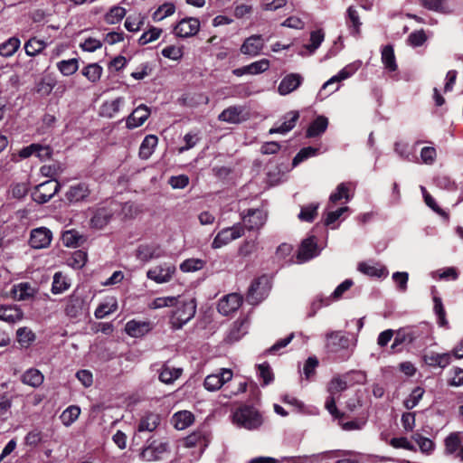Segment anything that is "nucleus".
Masks as SVG:
<instances>
[{
  "instance_id": "obj_1",
  "label": "nucleus",
  "mask_w": 463,
  "mask_h": 463,
  "mask_svg": "<svg viewBox=\"0 0 463 463\" xmlns=\"http://www.w3.org/2000/svg\"><path fill=\"white\" fill-rule=\"evenodd\" d=\"M234 422L247 430H254L262 424L260 414L252 407L245 406L237 410L233 414Z\"/></svg>"
},
{
  "instance_id": "obj_2",
  "label": "nucleus",
  "mask_w": 463,
  "mask_h": 463,
  "mask_svg": "<svg viewBox=\"0 0 463 463\" xmlns=\"http://www.w3.org/2000/svg\"><path fill=\"white\" fill-rule=\"evenodd\" d=\"M196 305L194 300L183 302L173 312L171 325L175 329H180L195 315Z\"/></svg>"
},
{
  "instance_id": "obj_3",
  "label": "nucleus",
  "mask_w": 463,
  "mask_h": 463,
  "mask_svg": "<svg viewBox=\"0 0 463 463\" xmlns=\"http://www.w3.org/2000/svg\"><path fill=\"white\" fill-rule=\"evenodd\" d=\"M244 234V227L241 223L220 231L212 242L213 249H219L235 241Z\"/></svg>"
},
{
  "instance_id": "obj_4",
  "label": "nucleus",
  "mask_w": 463,
  "mask_h": 463,
  "mask_svg": "<svg viewBox=\"0 0 463 463\" xmlns=\"http://www.w3.org/2000/svg\"><path fill=\"white\" fill-rule=\"evenodd\" d=\"M60 187L56 180L43 182L35 187L32 194L33 199L38 203H45L58 193Z\"/></svg>"
},
{
  "instance_id": "obj_5",
  "label": "nucleus",
  "mask_w": 463,
  "mask_h": 463,
  "mask_svg": "<svg viewBox=\"0 0 463 463\" xmlns=\"http://www.w3.org/2000/svg\"><path fill=\"white\" fill-rule=\"evenodd\" d=\"M201 27L199 19L186 17L178 22L174 28V33L180 38H188L197 34Z\"/></svg>"
},
{
  "instance_id": "obj_6",
  "label": "nucleus",
  "mask_w": 463,
  "mask_h": 463,
  "mask_svg": "<svg viewBox=\"0 0 463 463\" xmlns=\"http://www.w3.org/2000/svg\"><path fill=\"white\" fill-rule=\"evenodd\" d=\"M233 373L230 369H221L216 373H212L206 376L203 382V386L207 391L215 392L219 390L225 383L232 379Z\"/></svg>"
},
{
  "instance_id": "obj_7",
  "label": "nucleus",
  "mask_w": 463,
  "mask_h": 463,
  "mask_svg": "<svg viewBox=\"0 0 463 463\" xmlns=\"http://www.w3.org/2000/svg\"><path fill=\"white\" fill-rule=\"evenodd\" d=\"M175 272V267L174 265L164 263L148 269L146 277L158 284H162L170 281Z\"/></svg>"
},
{
  "instance_id": "obj_8",
  "label": "nucleus",
  "mask_w": 463,
  "mask_h": 463,
  "mask_svg": "<svg viewBox=\"0 0 463 463\" xmlns=\"http://www.w3.org/2000/svg\"><path fill=\"white\" fill-rule=\"evenodd\" d=\"M326 347L330 353H339L349 348L350 340L339 331H332L326 335Z\"/></svg>"
},
{
  "instance_id": "obj_9",
  "label": "nucleus",
  "mask_w": 463,
  "mask_h": 463,
  "mask_svg": "<svg viewBox=\"0 0 463 463\" xmlns=\"http://www.w3.org/2000/svg\"><path fill=\"white\" fill-rule=\"evenodd\" d=\"M52 240V232L46 227H39L31 231L29 244L33 249H44L49 247Z\"/></svg>"
},
{
  "instance_id": "obj_10",
  "label": "nucleus",
  "mask_w": 463,
  "mask_h": 463,
  "mask_svg": "<svg viewBox=\"0 0 463 463\" xmlns=\"http://www.w3.org/2000/svg\"><path fill=\"white\" fill-rule=\"evenodd\" d=\"M83 306L84 299L81 294L78 292V290H75L66 299L64 312L70 318H78L82 315Z\"/></svg>"
},
{
  "instance_id": "obj_11",
  "label": "nucleus",
  "mask_w": 463,
  "mask_h": 463,
  "mask_svg": "<svg viewBox=\"0 0 463 463\" xmlns=\"http://www.w3.org/2000/svg\"><path fill=\"white\" fill-rule=\"evenodd\" d=\"M267 214L264 211L260 209H250L247 214L243 216V227L245 226L249 231L259 230L266 222Z\"/></svg>"
},
{
  "instance_id": "obj_12",
  "label": "nucleus",
  "mask_w": 463,
  "mask_h": 463,
  "mask_svg": "<svg viewBox=\"0 0 463 463\" xmlns=\"http://www.w3.org/2000/svg\"><path fill=\"white\" fill-rule=\"evenodd\" d=\"M241 304L242 297L240 294L232 293L219 301L218 311L224 316H228L238 310Z\"/></svg>"
},
{
  "instance_id": "obj_13",
  "label": "nucleus",
  "mask_w": 463,
  "mask_h": 463,
  "mask_svg": "<svg viewBox=\"0 0 463 463\" xmlns=\"http://www.w3.org/2000/svg\"><path fill=\"white\" fill-rule=\"evenodd\" d=\"M182 373V367H175L170 362H165L158 370V378L165 384H173Z\"/></svg>"
},
{
  "instance_id": "obj_14",
  "label": "nucleus",
  "mask_w": 463,
  "mask_h": 463,
  "mask_svg": "<svg viewBox=\"0 0 463 463\" xmlns=\"http://www.w3.org/2000/svg\"><path fill=\"white\" fill-rule=\"evenodd\" d=\"M168 445L166 442L154 441L141 452V458L146 461L160 460L163 455L167 451Z\"/></svg>"
},
{
  "instance_id": "obj_15",
  "label": "nucleus",
  "mask_w": 463,
  "mask_h": 463,
  "mask_svg": "<svg viewBox=\"0 0 463 463\" xmlns=\"http://www.w3.org/2000/svg\"><path fill=\"white\" fill-rule=\"evenodd\" d=\"M265 279H257L251 282L246 296V300L250 305H257L265 298L267 289L262 285Z\"/></svg>"
},
{
  "instance_id": "obj_16",
  "label": "nucleus",
  "mask_w": 463,
  "mask_h": 463,
  "mask_svg": "<svg viewBox=\"0 0 463 463\" xmlns=\"http://www.w3.org/2000/svg\"><path fill=\"white\" fill-rule=\"evenodd\" d=\"M244 109L241 106H231L225 109L219 116L218 119L230 124H238L247 119Z\"/></svg>"
},
{
  "instance_id": "obj_17",
  "label": "nucleus",
  "mask_w": 463,
  "mask_h": 463,
  "mask_svg": "<svg viewBox=\"0 0 463 463\" xmlns=\"http://www.w3.org/2000/svg\"><path fill=\"white\" fill-rule=\"evenodd\" d=\"M150 109L141 104L128 117L126 120L128 128H135L142 126L150 116Z\"/></svg>"
},
{
  "instance_id": "obj_18",
  "label": "nucleus",
  "mask_w": 463,
  "mask_h": 463,
  "mask_svg": "<svg viewBox=\"0 0 463 463\" xmlns=\"http://www.w3.org/2000/svg\"><path fill=\"white\" fill-rule=\"evenodd\" d=\"M317 255V246L314 237L304 240L299 247L297 259L298 262H306Z\"/></svg>"
},
{
  "instance_id": "obj_19",
  "label": "nucleus",
  "mask_w": 463,
  "mask_h": 463,
  "mask_svg": "<svg viewBox=\"0 0 463 463\" xmlns=\"http://www.w3.org/2000/svg\"><path fill=\"white\" fill-rule=\"evenodd\" d=\"M303 77L298 73H290L285 76L279 87L278 91L280 95H288L296 90L302 83Z\"/></svg>"
},
{
  "instance_id": "obj_20",
  "label": "nucleus",
  "mask_w": 463,
  "mask_h": 463,
  "mask_svg": "<svg viewBox=\"0 0 463 463\" xmlns=\"http://www.w3.org/2000/svg\"><path fill=\"white\" fill-rule=\"evenodd\" d=\"M162 256L163 252L157 245L142 244L136 250L137 259L143 262H147L153 259H158Z\"/></svg>"
},
{
  "instance_id": "obj_21",
  "label": "nucleus",
  "mask_w": 463,
  "mask_h": 463,
  "mask_svg": "<svg viewBox=\"0 0 463 463\" xmlns=\"http://www.w3.org/2000/svg\"><path fill=\"white\" fill-rule=\"evenodd\" d=\"M263 46L264 43L260 35H251L244 41L241 46V52L246 55L256 56Z\"/></svg>"
},
{
  "instance_id": "obj_22",
  "label": "nucleus",
  "mask_w": 463,
  "mask_h": 463,
  "mask_svg": "<svg viewBox=\"0 0 463 463\" xmlns=\"http://www.w3.org/2000/svg\"><path fill=\"white\" fill-rule=\"evenodd\" d=\"M161 422V417L157 413L147 412L139 420L137 430L139 432H152L157 429Z\"/></svg>"
},
{
  "instance_id": "obj_23",
  "label": "nucleus",
  "mask_w": 463,
  "mask_h": 463,
  "mask_svg": "<svg viewBox=\"0 0 463 463\" xmlns=\"http://www.w3.org/2000/svg\"><path fill=\"white\" fill-rule=\"evenodd\" d=\"M423 360L430 366L445 368L450 364V354L430 352L424 354Z\"/></svg>"
},
{
  "instance_id": "obj_24",
  "label": "nucleus",
  "mask_w": 463,
  "mask_h": 463,
  "mask_svg": "<svg viewBox=\"0 0 463 463\" xmlns=\"http://www.w3.org/2000/svg\"><path fill=\"white\" fill-rule=\"evenodd\" d=\"M90 193L89 186L86 184L80 183L70 187L66 193V198L71 203H77L86 199Z\"/></svg>"
},
{
  "instance_id": "obj_25",
  "label": "nucleus",
  "mask_w": 463,
  "mask_h": 463,
  "mask_svg": "<svg viewBox=\"0 0 463 463\" xmlns=\"http://www.w3.org/2000/svg\"><path fill=\"white\" fill-rule=\"evenodd\" d=\"M24 317L23 311L16 306H0V320L16 323Z\"/></svg>"
},
{
  "instance_id": "obj_26",
  "label": "nucleus",
  "mask_w": 463,
  "mask_h": 463,
  "mask_svg": "<svg viewBox=\"0 0 463 463\" xmlns=\"http://www.w3.org/2000/svg\"><path fill=\"white\" fill-rule=\"evenodd\" d=\"M347 20L346 24L350 33L354 36H358L361 33L362 22L359 14L354 6H349L346 11Z\"/></svg>"
},
{
  "instance_id": "obj_27",
  "label": "nucleus",
  "mask_w": 463,
  "mask_h": 463,
  "mask_svg": "<svg viewBox=\"0 0 463 463\" xmlns=\"http://www.w3.org/2000/svg\"><path fill=\"white\" fill-rule=\"evenodd\" d=\"M123 103L124 99L122 97H118L112 100H108L101 105L99 114L102 117L111 118L119 112L120 107Z\"/></svg>"
},
{
  "instance_id": "obj_28",
  "label": "nucleus",
  "mask_w": 463,
  "mask_h": 463,
  "mask_svg": "<svg viewBox=\"0 0 463 463\" xmlns=\"http://www.w3.org/2000/svg\"><path fill=\"white\" fill-rule=\"evenodd\" d=\"M125 330L132 337H140L149 332L150 326L147 322L130 320L126 324Z\"/></svg>"
},
{
  "instance_id": "obj_29",
  "label": "nucleus",
  "mask_w": 463,
  "mask_h": 463,
  "mask_svg": "<svg viewBox=\"0 0 463 463\" xmlns=\"http://www.w3.org/2000/svg\"><path fill=\"white\" fill-rule=\"evenodd\" d=\"M299 118V114L298 111H290L285 116V121L277 128H272L269 129V134H286L290 131L296 125L298 119Z\"/></svg>"
},
{
  "instance_id": "obj_30",
  "label": "nucleus",
  "mask_w": 463,
  "mask_h": 463,
  "mask_svg": "<svg viewBox=\"0 0 463 463\" xmlns=\"http://www.w3.org/2000/svg\"><path fill=\"white\" fill-rule=\"evenodd\" d=\"M463 445V437L460 432H452L445 439V452L449 455L458 453Z\"/></svg>"
},
{
  "instance_id": "obj_31",
  "label": "nucleus",
  "mask_w": 463,
  "mask_h": 463,
  "mask_svg": "<svg viewBox=\"0 0 463 463\" xmlns=\"http://www.w3.org/2000/svg\"><path fill=\"white\" fill-rule=\"evenodd\" d=\"M158 138L155 135H147L145 137L139 147V156L142 159H148L154 153Z\"/></svg>"
},
{
  "instance_id": "obj_32",
  "label": "nucleus",
  "mask_w": 463,
  "mask_h": 463,
  "mask_svg": "<svg viewBox=\"0 0 463 463\" xmlns=\"http://www.w3.org/2000/svg\"><path fill=\"white\" fill-rule=\"evenodd\" d=\"M325 39V33L323 30L313 31L310 33V43L303 46L304 51L300 52L301 55L312 54L321 45Z\"/></svg>"
},
{
  "instance_id": "obj_33",
  "label": "nucleus",
  "mask_w": 463,
  "mask_h": 463,
  "mask_svg": "<svg viewBox=\"0 0 463 463\" xmlns=\"http://www.w3.org/2000/svg\"><path fill=\"white\" fill-rule=\"evenodd\" d=\"M420 5L430 11L450 14L452 9L449 5V0H420Z\"/></svg>"
},
{
  "instance_id": "obj_34",
  "label": "nucleus",
  "mask_w": 463,
  "mask_h": 463,
  "mask_svg": "<svg viewBox=\"0 0 463 463\" xmlns=\"http://www.w3.org/2000/svg\"><path fill=\"white\" fill-rule=\"evenodd\" d=\"M328 126V119L324 116H318L307 130V137H315L323 134Z\"/></svg>"
},
{
  "instance_id": "obj_35",
  "label": "nucleus",
  "mask_w": 463,
  "mask_h": 463,
  "mask_svg": "<svg viewBox=\"0 0 463 463\" xmlns=\"http://www.w3.org/2000/svg\"><path fill=\"white\" fill-rule=\"evenodd\" d=\"M351 197L347 184L341 183L337 185L335 191L331 194L327 207L328 209H332L334 203L343 199H345V202H349Z\"/></svg>"
},
{
  "instance_id": "obj_36",
  "label": "nucleus",
  "mask_w": 463,
  "mask_h": 463,
  "mask_svg": "<svg viewBox=\"0 0 463 463\" xmlns=\"http://www.w3.org/2000/svg\"><path fill=\"white\" fill-rule=\"evenodd\" d=\"M62 242L66 247L76 248L85 242V238L75 230H69L62 233Z\"/></svg>"
},
{
  "instance_id": "obj_37",
  "label": "nucleus",
  "mask_w": 463,
  "mask_h": 463,
  "mask_svg": "<svg viewBox=\"0 0 463 463\" xmlns=\"http://www.w3.org/2000/svg\"><path fill=\"white\" fill-rule=\"evenodd\" d=\"M43 373L34 368L28 369L22 376V382L32 387H38L43 383Z\"/></svg>"
},
{
  "instance_id": "obj_38",
  "label": "nucleus",
  "mask_w": 463,
  "mask_h": 463,
  "mask_svg": "<svg viewBox=\"0 0 463 463\" xmlns=\"http://www.w3.org/2000/svg\"><path fill=\"white\" fill-rule=\"evenodd\" d=\"M174 424L177 430H184L194 422V414L188 411H181L174 414Z\"/></svg>"
},
{
  "instance_id": "obj_39",
  "label": "nucleus",
  "mask_w": 463,
  "mask_h": 463,
  "mask_svg": "<svg viewBox=\"0 0 463 463\" xmlns=\"http://www.w3.org/2000/svg\"><path fill=\"white\" fill-rule=\"evenodd\" d=\"M47 46V43L36 37L30 38L24 43V51L28 56L34 57L41 53Z\"/></svg>"
},
{
  "instance_id": "obj_40",
  "label": "nucleus",
  "mask_w": 463,
  "mask_h": 463,
  "mask_svg": "<svg viewBox=\"0 0 463 463\" xmlns=\"http://www.w3.org/2000/svg\"><path fill=\"white\" fill-rule=\"evenodd\" d=\"M56 67L63 76H71L79 70V61L76 58L62 60L57 62Z\"/></svg>"
},
{
  "instance_id": "obj_41",
  "label": "nucleus",
  "mask_w": 463,
  "mask_h": 463,
  "mask_svg": "<svg viewBox=\"0 0 463 463\" xmlns=\"http://www.w3.org/2000/svg\"><path fill=\"white\" fill-rule=\"evenodd\" d=\"M382 62L389 71H395L397 70L394 51L392 45H386L383 48Z\"/></svg>"
},
{
  "instance_id": "obj_42",
  "label": "nucleus",
  "mask_w": 463,
  "mask_h": 463,
  "mask_svg": "<svg viewBox=\"0 0 463 463\" xmlns=\"http://www.w3.org/2000/svg\"><path fill=\"white\" fill-rule=\"evenodd\" d=\"M80 414V408L77 405H71L61 412L60 419L65 427H70L78 420Z\"/></svg>"
},
{
  "instance_id": "obj_43",
  "label": "nucleus",
  "mask_w": 463,
  "mask_h": 463,
  "mask_svg": "<svg viewBox=\"0 0 463 463\" xmlns=\"http://www.w3.org/2000/svg\"><path fill=\"white\" fill-rule=\"evenodd\" d=\"M21 42L17 37H10L0 44V55L5 58L13 56L19 49Z\"/></svg>"
},
{
  "instance_id": "obj_44",
  "label": "nucleus",
  "mask_w": 463,
  "mask_h": 463,
  "mask_svg": "<svg viewBox=\"0 0 463 463\" xmlns=\"http://www.w3.org/2000/svg\"><path fill=\"white\" fill-rule=\"evenodd\" d=\"M102 72V67L96 62L88 64L81 71L82 75L92 83H97L100 80Z\"/></svg>"
},
{
  "instance_id": "obj_45",
  "label": "nucleus",
  "mask_w": 463,
  "mask_h": 463,
  "mask_svg": "<svg viewBox=\"0 0 463 463\" xmlns=\"http://www.w3.org/2000/svg\"><path fill=\"white\" fill-rule=\"evenodd\" d=\"M354 72V70L351 66H346L343 68L336 75L331 77L327 81H326L319 92V95H321L322 91L326 90L328 87L335 83H339L344 80L348 79L351 77Z\"/></svg>"
},
{
  "instance_id": "obj_46",
  "label": "nucleus",
  "mask_w": 463,
  "mask_h": 463,
  "mask_svg": "<svg viewBox=\"0 0 463 463\" xmlns=\"http://www.w3.org/2000/svg\"><path fill=\"white\" fill-rule=\"evenodd\" d=\"M112 216V213L105 208L99 209L90 220L93 227L102 229L109 223Z\"/></svg>"
},
{
  "instance_id": "obj_47",
  "label": "nucleus",
  "mask_w": 463,
  "mask_h": 463,
  "mask_svg": "<svg viewBox=\"0 0 463 463\" xmlns=\"http://www.w3.org/2000/svg\"><path fill=\"white\" fill-rule=\"evenodd\" d=\"M350 374L345 376H335L328 383L327 391L331 395H335L338 392L345 391L347 388V380Z\"/></svg>"
},
{
  "instance_id": "obj_48",
  "label": "nucleus",
  "mask_w": 463,
  "mask_h": 463,
  "mask_svg": "<svg viewBox=\"0 0 463 463\" xmlns=\"http://www.w3.org/2000/svg\"><path fill=\"white\" fill-rule=\"evenodd\" d=\"M415 335L412 331L399 330L394 338L391 349L395 351L396 348L402 344H411L415 340Z\"/></svg>"
},
{
  "instance_id": "obj_49",
  "label": "nucleus",
  "mask_w": 463,
  "mask_h": 463,
  "mask_svg": "<svg viewBox=\"0 0 463 463\" xmlns=\"http://www.w3.org/2000/svg\"><path fill=\"white\" fill-rule=\"evenodd\" d=\"M118 309V303L115 299L111 302L100 304L95 310L94 315L98 319H102L105 317L114 313Z\"/></svg>"
},
{
  "instance_id": "obj_50",
  "label": "nucleus",
  "mask_w": 463,
  "mask_h": 463,
  "mask_svg": "<svg viewBox=\"0 0 463 463\" xmlns=\"http://www.w3.org/2000/svg\"><path fill=\"white\" fill-rule=\"evenodd\" d=\"M126 15V9L122 6H113L105 15V21L109 24L119 23Z\"/></svg>"
},
{
  "instance_id": "obj_51",
  "label": "nucleus",
  "mask_w": 463,
  "mask_h": 463,
  "mask_svg": "<svg viewBox=\"0 0 463 463\" xmlns=\"http://www.w3.org/2000/svg\"><path fill=\"white\" fill-rule=\"evenodd\" d=\"M145 17L141 14L128 15L125 21V27L129 32H137L143 26Z\"/></svg>"
},
{
  "instance_id": "obj_52",
  "label": "nucleus",
  "mask_w": 463,
  "mask_h": 463,
  "mask_svg": "<svg viewBox=\"0 0 463 463\" xmlns=\"http://www.w3.org/2000/svg\"><path fill=\"white\" fill-rule=\"evenodd\" d=\"M424 392V389L420 386L414 388L409 397L404 400V407L408 410L416 407L419 402L422 399Z\"/></svg>"
},
{
  "instance_id": "obj_53",
  "label": "nucleus",
  "mask_w": 463,
  "mask_h": 463,
  "mask_svg": "<svg viewBox=\"0 0 463 463\" xmlns=\"http://www.w3.org/2000/svg\"><path fill=\"white\" fill-rule=\"evenodd\" d=\"M161 54L172 61H180L184 56V47L177 45H168L162 49Z\"/></svg>"
},
{
  "instance_id": "obj_54",
  "label": "nucleus",
  "mask_w": 463,
  "mask_h": 463,
  "mask_svg": "<svg viewBox=\"0 0 463 463\" xmlns=\"http://www.w3.org/2000/svg\"><path fill=\"white\" fill-rule=\"evenodd\" d=\"M175 12V6L173 3H165L160 5L153 14L155 21H162L172 15Z\"/></svg>"
},
{
  "instance_id": "obj_55",
  "label": "nucleus",
  "mask_w": 463,
  "mask_h": 463,
  "mask_svg": "<svg viewBox=\"0 0 463 463\" xmlns=\"http://www.w3.org/2000/svg\"><path fill=\"white\" fill-rule=\"evenodd\" d=\"M17 340L23 347H28L35 339L33 331L27 327H20L17 332Z\"/></svg>"
},
{
  "instance_id": "obj_56",
  "label": "nucleus",
  "mask_w": 463,
  "mask_h": 463,
  "mask_svg": "<svg viewBox=\"0 0 463 463\" xmlns=\"http://www.w3.org/2000/svg\"><path fill=\"white\" fill-rule=\"evenodd\" d=\"M33 288L27 283H21L14 288V298L17 300H27L33 296Z\"/></svg>"
},
{
  "instance_id": "obj_57",
  "label": "nucleus",
  "mask_w": 463,
  "mask_h": 463,
  "mask_svg": "<svg viewBox=\"0 0 463 463\" xmlns=\"http://www.w3.org/2000/svg\"><path fill=\"white\" fill-rule=\"evenodd\" d=\"M318 203H310L301 208L298 218L304 222H312L317 214Z\"/></svg>"
},
{
  "instance_id": "obj_58",
  "label": "nucleus",
  "mask_w": 463,
  "mask_h": 463,
  "mask_svg": "<svg viewBox=\"0 0 463 463\" xmlns=\"http://www.w3.org/2000/svg\"><path fill=\"white\" fill-rule=\"evenodd\" d=\"M178 302L175 297H160L155 298L148 307L151 309H158L165 307H173Z\"/></svg>"
},
{
  "instance_id": "obj_59",
  "label": "nucleus",
  "mask_w": 463,
  "mask_h": 463,
  "mask_svg": "<svg viewBox=\"0 0 463 463\" xmlns=\"http://www.w3.org/2000/svg\"><path fill=\"white\" fill-rule=\"evenodd\" d=\"M434 302V312L438 317V324L440 326H448V321L446 319V312L441 301V298L439 297L433 298Z\"/></svg>"
},
{
  "instance_id": "obj_60",
  "label": "nucleus",
  "mask_w": 463,
  "mask_h": 463,
  "mask_svg": "<svg viewBox=\"0 0 463 463\" xmlns=\"http://www.w3.org/2000/svg\"><path fill=\"white\" fill-rule=\"evenodd\" d=\"M69 288V284L66 281V278L62 276L61 272H57L53 276V281L52 285V292L53 294H60L65 291Z\"/></svg>"
},
{
  "instance_id": "obj_61",
  "label": "nucleus",
  "mask_w": 463,
  "mask_h": 463,
  "mask_svg": "<svg viewBox=\"0 0 463 463\" xmlns=\"http://www.w3.org/2000/svg\"><path fill=\"white\" fill-rule=\"evenodd\" d=\"M205 262L200 259H188L180 265V269L184 272H193L203 268Z\"/></svg>"
},
{
  "instance_id": "obj_62",
  "label": "nucleus",
  "mask_w": 463,
  "mask_h": 463,
  "mask_svg": "<svg viewBox=\"0 0 463 463\" xmlns=\"http://www.w3.org/2000/svg\"><path fill=\"white\" fill-rule=\"evenodd\" d=\"M358 270L370 277H382L384 273V269L379 268L375 265H371L366 262H361L358 265Z\"/></svg>"
},
{
  "instance_id": "obj_63",
  "label": "nucleus",
  "mask_w": 463,
  "mask_h": 463,
  "mask_svg": "<svg viewBox=\"0 0 463 463\" xmlns=\"http://www.w3.org/2000/svg\"><path fill=\"white\" fill-rule=\"evenodd\" d=\"M162 33V29L157 27H151L149 30L145 32L138 39L140 45H145L157 40Z\"/></svg>"
},
{
  "instance_id": "obj_64",
  "label": "nucleus",
  "mask_w": 463,
  "mask_h": 463,
  "mask_svg": "<svg viewBox=\"0 0 463 463\" xmlns=\"http://www.w3.org/2000/svg\"><path fill=\"white\" fill-rule=\"evenodd\" d=\"M412 439L416 441L421 452L429 454L434 449V443L431 439L419 433L414 434Z\"/></svg>"
}]
</instances>
